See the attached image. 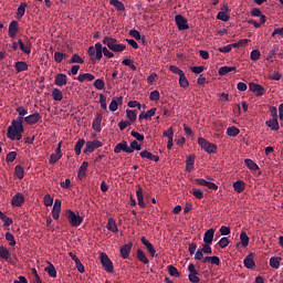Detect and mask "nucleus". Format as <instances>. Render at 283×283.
I'll return each instance as SVG.
<instances>
[{
	"label": "nucleus",
	"instance_id": "obj_17",
	"mask_svg": "<svg viewBox=\"0 0 283 283\" xmlns=\"http://www.w3.org/2000/svg\"><path fill=\"white\" fill-rule=\"evenodd\" d=\"M133 247H134V244L132 242H128L127 244H125L122 248H119V254L122 255L123 260H127L128 259V255H130Z\"/></svg>",
	"mask_w": 283,
	"mask_h": 283
},
{
	"label": "nucleus",
	"instance_id": "obj_50",
	"mask_svg": "<svg viewBox=\"0 0 283 283\" xmlns=\"http://www.w3.org/2000/svg\"><path fill=\"white\" fill-rule=\"evenodd\" d=\"M18 45L23 53L31 54V46L23 44L22 40H18Z\"/></svg>",
	"mask_w": 283,
	"mask_h": 283
},
{
	"label": "nucleus",
	"instance_id": "obj_55",
	"mask_svg": "<svg viewBox=\"0 0 283 283\" xmlns=\"http://www.w3.org/2000/svg\"><path fill=\"white\" fill-rule=\"evenodd\" d=\"M197 252H201L203 254L210 255L212 254V248H210V244L205 243L203 248H201L200 250H197Z\"/></svg>",
	"mask_w": 283,
	"mask_h": 283
},
{
	"label": "nucleus",
	"instance_id": "obj_18",
	"mask_svg": "<svg viewBox=\"0 0 283 283\" xmlns=\"http://www.w3.org/2000/svg\"><path fill=\"white\" fill-rule=\"evenodd\" d=\"M61 146H62V144H59V146L55 149V153L51 154L50 165H55L59 160H61V158H62Z\"/></svg>",
	"mask_w": 283,
	"mask_h": 283
},
{
	"label": "nucleus",
	"instance_id": "obj_47",
	"mask_svg": "<svg viewBox=\"0 0 283 283\" xmlns=\"http://www.w3.org/2000/svg\"><path fill=\"white\" fill-rule=\"evenodd\" d=\"M83 63H85V61H83V59L76 53L72 54L71 61H69V64H83Z\"/></svg>",
	"mask_w": 283,
	"mask_h": 283
},
{
	"label": "nucleus",
	"instance_id": "obj_38",
	"mask_svg": "<svg viewBox=\"0 0 283 283\" xmlns=\"http://www.w3.org/2000/svg\"><path fill=\"white\" fill-rule=\"evenodd\" d=\"M244 164L247 168H249V170H252V171L260 170V167L258 166V164H255L253 160L249 158L244 160Z\"/></svg>",
	"mask_w": 283,
	"mask_h": 283
},
{
	"label": "nucleus",
	"instance_id": "obj_33",
	"mask_svg": "<svg viewBox=\"0 0 283 283\" xmlns=\"http://www.w3.org/2000/svg\"><path fill=\"white\" fill-rule=\"evenodd\" d=\"M25 8H28V3L27 2H22V3H20V6H18L17 19H22L23 15H25Z\"/></svg>",
	"mask_w": 283,
	"mask_h": 283
},
{
	"label": "nucleus",
	"instance_id": "obj_20",
	"mask_svg": "<svg viewBox=\"0 0 283 283\" xmlns=\"http://www.w3.org/2000/svg\"><path fill=\"white\" fill-rule=\"evenodd\" d=\"M54 84L59 87L67 85V75L64 73L56 74Z\"/></svg>",
	"mask_w": 283,
	"mask_h": 283
},
{
	"label": "nucleus",
	"instance_id": "obj_7",
	"mask_svg": "<svg viewBox=\"0 0 283 283\" xmlns=\"http://www.w3.org/2000/svg\"><path fill=\"white\" fill-rule=\"evenodd\" d=\"M84 145H86L83 150L84 154H88V153L92 154L95 151V149H98L102 147V143L98 140L85 142Z\"/></svg>",
	"mask_w": 283,
	"mask_h": 283
},
{
	"label": "nucleus",
	"instance_id": "obj_21",
	"mask_svg": "<svg viewBox=\"0 0 283 283\" xmlns=\"http://www.w3.org/2000/svg\"><path fill=\"white\" fill-rule=\"evenodd\" d=\"M214 229H209L207 231H205V235H203V242L205 244H212V241H214Z\"/></svg>",
	"mask_w": 283,
	"mask_h": 283
},
{
	"label": "nucleus",
	"instance_id": "obj_46",
	"mask_svg": "<svg viewBox=\"0 0 283 283\" xmlns=\"http://www.w3.org/2000/svg\"><path fill=\"white\" fill-rule=\"evenodd\" d=\"M226 134H228V136L230 137H237L240 134V129L237 128L235 126H231L226 130Z\"/></svg>",
	"mask_w": 283,
	"mask_h": 283
},
{
	"label": "nucleus",
	"instance_id": "obj_37",
	"mask_svg": "<svg viewBox=\"0 0 283 283\" xmlns=\"http://www.w3.org/2000/svg\"><path fill=\"white\" fill-rule=\"evenodd\" d=\"M95 48L97 49V53L93 54V60H92L93 62L101 61L102 60V55H103V53H102V44L99 42H97L95 44Z\"/></svg>",
	"mask_w": 283,
	"mask_h": 283
},
{
	"label": "nucleus",
	"instance_id": "obj_5",
	"mask_svg": "<svg viewBox=\"0 0 283 283\" xmlns=\"http://www.w3.org/2000/svg\"><path fill=\"white\" fill-rule=\"evenodd\" d=\"M136 196H137V201L135 198H130V207H136L138 205V207L143 209L146 208V203H144V195H143L142 187L137 188Z\"/></svg>",
	"mask_w": 283,
	"mask_h": 283
},
{
	"label": "nucleus",
	"instance_id": "obj_64",
	"mask_svg": "<svg viewBox=\"0 0 283 283\" xmlns=\"http://www.w3.org/2000/svg\"><path fill=\"white\" fill-rule=\"evenodd\" d=\"M164 137H167L169 139H174V129L172 127L168 128L164 132Z\"/></svg>",
	"mask_w": 283,
	"mask_h": 283
},
{
	"label": "nucleus",
	"instance_id": "obj_10",
	"mask_svg": "<svg viewBox=\"0 0 283 283\" xmlns=\"http://www.w3.org/2000/svg\"><path fill=\"white\" fill-rule=\"evenodd\" d=\"M176 25L179 31H186L189 29L188 20H186V18L180 14L176 15Z\"/></svg>",
	"mask_w": 283,
	"mask_h": 283
},
{
	"label": "nucleus",
	"instance_id": "obj_25",
	"mask_svg": "<svg viewBox=\"0 0 283 283\" xmlns=\"http://www.w3.org/2000/svg\"><path fill=\"white\" fill-rule=\"evenodd\" d=\"M265 125L268 126V128L272 129L273 132H279V129H281L277 118H272L270 120H266Z\"/></svg>",
	"mask_w": 283,
	"mask_h": 283
},
{
	"label": "nucleus",
	"instance_id": "obj_53",
	"mask_svg": "<svg viewBox=\"0 0 283 283\" xmlns=\"http://www.w3.org/2000/svg\"><path fill=\"white\" fill-rule=\"evenodd\" d=\"M261 57V52L260 50H252V52H250V60L251 61H259Z\"/></svg>",
	"mask_w": 283,
	"mask_h": 283
},
{
	"label": "nucleus",
	"instance_id": "obj_13",
	"mask_svg": "<svg viewBox=\"0 0 283 283\" xmlns=\"http://www.w3.org/2000/svg\"><path fill=\"white\" fill-rule=\"evenodd\" d=\"M126 153V154H132V149L128 147L127 142L123 140L122 143L117 144L116 147H114V154H119V153Z\"/></svg>",
	"mask_w": 283,
	"mask_h": 283
},
{
	"label": "nucleus",
	"instance_id": "obj_23",
	"mask_svg": "<svg viewBox=\"0 0 283 283\" xmlns=\"http://www.w3.org/2000/svg\"><path fill=\"white\" fill-rule=\"evenodd\" d=\"M87 169H88V163L83 161V164H81V166H80V169L77 170V178L80 180L85 179Z\"/></svg>",
	"mask_w": 283,
	"mask_h": 283
},
{
	"label": "nucleus",
	"instance_id": "obj_14",
	"mask_svg": "<svg viewBox=\"0 0 283 283\" xmlns=\"http://www.w3.org/2000/svg\"><path fill=\"white\" fill-rule=\"evenodd\" d=\"M18 33H19V22L14 20L9 22V29H8L9 38L14 39Z\"/></svg>",
	"mask_w": 283,
	"mask_h": 283
},
{
	"label": "nucleus",
	"instance_id": "obj_11",
	"mask_svg": "<svg viewBox=\"0 0 283 283\" xmlns=\"http://www.w3.org/2000/svg\"><path fill=\"white\" fill-rule=\"evenodd\" d=\"M25 202V198L23 197L22 192H17L11 199V207L20 208Z\"/></svg>",
	"mask_w": 283,
	"mask_h": 283
},
{
	"label": "nucleus",
	"instance_id": "obj_29",
	"mask_svg": "<svg viewBox=\"0 0 283 283\" xmlns=\"http://www.w3.org/2000/svg\"><path fill=\"white\" fill-rule=\"evenodd\" d=\"M14 70L17 73H22L29 70V65L27 62H17L14 63Z\"/></svg>",
	"mask_w": 283,
	"mask_h": 283
},
{
	"label": "nucleus",
	"instance_id": "obj_41",
	"mask_svg": "<svg viewBox=\"0 0 283 283\" xmlns=\"http://www.w3.org/2000/svg\"><path fill=\"white\" fill-rule=\"evenodd\" d=\"M167 270H168V275H170L171 277H180V273L176 266L168 265Z\"/></svg>",
	"mask_w": 283,
	"mask_h": 283
},
{
	"label": "nucleus",
	"instance_id": "obj_63",
	"mask_svg": "<svg viewBox=\"0 0 283 283\" xmlns=\"http://www.w3.org/2000/svg\"><path fill=\"white\" fill-rule=\"evenodd\" d=\"M44 207H52L53 205V198L50 195L44 196Z\"/></svg>",
	"mask_w": 283,
	"mask_h": 283
},
{
	"label": "nucleus",
	"instance_id": "obj_59",
	"mask_svg": "<svg viewBox=\"0 0 283 283\" xmlns=\"http://www.w3.org/2000/svg\"><path fill=\"white\" fill-rule=\"evenodd\" d=\"M192 197L197 198L198 200H202L203 191L201 189H192Z\"/></svg>",
	"mask_w": 283,
	"mask_h": 283
},
{
	"label": "nucleus",
	"instance_id": "obj_52",
	"mask_svg": "<svg viewBox=\"0 0 283 283\" xmlns=\"http://www.w3.org/2000/svg\"><path fill=\"white\" fill-rule=\"evenodd\" d=\"M6 241L9 242V247L17 245V241H14V235L11 232H6Z\"/></svg>",
	"mask_w": 283,
	"mask_h": 283
},
{
	"label": "nucleus",
	"instance_id": "obj_24",
	"mask_svg": "<svg viewBox=\"0 0 283 283\" xmlns=\"http://www.w3.org/2000/svg\"><path fill=\"white\" fill-rule=\"evenodd\" d=\"M101 124H102V113H97L95 120H93L92 123L93 130L101 133L102 132Z\"/></svg>",
	"mask_w": 283,
	"mask_h": 283
},
{
	"label": "nucleus",
	"instance_id": "obj_32",
	"mask_svg": "<svg viewBox=\"0 0 283 283\" xmlns=\"http://www.w3.org/2000/svg\"><path fill=\"white\" fill-rule=\"evenodd\" d=\"M235 71H237L235 66H221V69H219V71H218V73H219V76H226L228 73H232Z\"/></svg>",
	"mask_w": 283,
	"mask_h": 283
},
{
	"label": "nucleus",
	"instance_id": "obj_9",
	"mask_svg": "<svg viewBox=\"0 0 283 283\" xmlns=\"http://www.w3.org/2000/svg\"><path fill=\"white\" fill-rule=\"evenodd\" d=\"M249 90L250 92L254 93L255 96H264L265 90L263 86L255 84L254 82L249 83Z\"/></svg>",
	"mask_w": 283,
	"mask_h": 283
},
{
	"label": "nucleus",
	"instance_id": "obj_54",
	"mask_svg": "<svg viewBox=\"0 0 283 283\" xmlns=\"http://www.w3.org/2000/svg\"><path fill=\"white\" fill-rule=\"evenodd\" d=\"M93 86L99 91L104 90L105 86V82L102 78H97L95 80V82H93Z\"/></svg>",
	"mask_w": 283,
	"mask_h": 283
},
{
	"label": "nucleus",
	"instance_id": "obj_28",
	"mask_svg": "<svg viewBox=\"0 0 283 283\" xmlns=\"http://www.w3.org/2000/svg\"><path fill=\"white\" fill-rule=\"evenodd\" d=\"M15 111L18 113V117L12 122H23V116L28 115V109L20 106V107H17Z\"/></svg>",
	"mask_w": 283,
	"mask_h": 283
},
{
	"label": "nucleus",
	"instance_id": "obj_6",
	"mask_svg": "<svg viewBox=\"0 0 283 283\" xmlns=\"http://www.w3.org/2000/svg\"><path fill=\"white\" fill-rule=\"evenodd\" d=\"M101 264L105 272L107 273L114 272L113 262L109 260V256H107L106 253H101Z\"/></svg>",
	"mask_w": 283,
	"mask_h": 283
},
{
	"label": "nucleus",
	"instance_id": "obj_8",
	"mask_svg": "<svg viewBox=\"0 0 283 283\" xmlns=\"http://www.w3.org/2000/svg\"><path fill=\"white\" fill-rule=\"evenodd\" d=\"M188 280L191 283H199L200 282V277H198V271L195 269V264L191 263L188 265Z\"/></svg>",
	"mask_w": 283,
	"mask_h": 283
},
{
	"label": "nucleus",
	"instance_id": "obj_60",
	"mask_svg": "<svg viewBox=\"0 0 283 283\" xmlns=\"http://www.w3.org/2000/svg\"><path fill=\"white\" fill-rule=\"evenodd\" d=\"M17 158V151H9L8 155H6V163H13Z\"/></svg>",
	"mask_w": 283,
	"mask_h": 283
},
{
	"label": "nucleus",
	"instance_id": "obj_49",
	"mask_svg": "<svg viewBox=\"0 0 283 283\" xmlns=\"http://www.w3.org/2000/svg\"><path fill=\"white\" fill-rule=\"evenodd\" d=\"M1 221L4 222V227H10L13 223V219L0 211Z\"/></svg>",
	"mask_w": 283,
	"mask_h": 283
},
{
	"label": "nucleus",
	"instance_id": "obj_3",
	"mask_svg": "<svg viewBox=\"0 0 283 283\" xmlns=\"http://www.w3.org/2000/svg\"><path fill=\"white\" fill-rule=\"evenodd\" d=\"M64 217L67 219L69 224L71 227L77 228L83 223V217L77 213H74L73 210H65Z\"/></svg>",
	"mask_w": 283,
	"mask_h": 283
},
{
	"label": "nucleus",
	"instance_id": "obj_58",
	"mask_svg": "<svg viewBox=\"0 0 283 283\" xmlns=\"http://www.w3.org/2000/svg\"><path fill=\"white\" fill-rule=\"evenodd\" d=\"M64 57H67V54L65 53H61V52H55L54 53V59L56 63H62V61L64 60Z\"/></svg>",
	"mask_w": 283,
	"mask_h": 283
},
{
	"label": "nucleus",
	"instance_id": "obj_2",
	"mask_svg": "<svg viewBox=\"0 0 283 283\" xmlns=\"http://www.w3.org/2000/svg\"><path fill=\"white\" fill-rule=\"evenodd\" d=\"M102 44L107 46L106 49H109L114 53H120L127 49L125 44H118V40L111 36H105L104 40H102Z\"/></svg>",
	"mask_w": 283,
	"mask_h": 283
},
{
	"label": "nucleus",
	"instance_id": "obj_26",
	"mask_svg": "<svg viewBox=\"0 0 283 283\" xmlns=\"http://www.w3.org/2000/svg\"><path fill=\"white\" fill-rule=\"evenodd\" d=\"M105 229H107V231H111L113 233H118V226H116V221H114L113 218H109L107 220V224L105 226Z\"/></svg>",
	"mask_w": 283,
	"mask_h": 283
},
{
	"label": "nucleus",
	"instance_id": "obj_44",
	"mask_svg": "<svg viewBox=\"0 0 283 283\" xmlns=\"http://www.w3.org/2000/svg\"><path fill=\"white\" fill-rule=\"evenodd\" d=\"M240 242L242 243L243 248H248L249 245V235L248 232L242 231V233H240Z\"/></svg>",
	"mask_w": 283,
	"mask_h": 283
},
{
	"label": "nucleus",
	"instance_id": "obj_51",
	"mask_svg": "<svg viewBox=\"0 0 283 283\" xmlns=\"http://www.w3.org/2000/svg\"><path fill=\"white\" fill-rule=\"evenodd\" d=\"M168 70H169L171 73L179 75V77H180V76H186V75H185V72H184L182 70H180V69H179L178 66H176V65H170V66L168 67Z\"/></svg>",
	"mask_w": 283,
	"mask_h": 283
},
{
	"label": "nucleus",
	"instance_id": "obj_56",
	"mask_svg": "<svg viewBox=\"0 0 283 283\" xmlns=\"http://www.w3.org/2000/svg\"><path fill=\"white\" fill-rule=\"evenodd\" d=\"M179 86H180L181 88H188V86H189V81H188V78H186V75L179 76Z\"/></svg>",
	"mask_w": 283,
	"mask_h": 283
},
{
	"label": "nucleus",
	"instance_id": "obj_62",
	"mask_svg": "<svg viewBox=\"0 0 283 283\" xmlns=\"http://www.w3.org/2000/svg\"><path fill=\"white\" fill-rule=\"evenodd\" d=\"M129 149L132 150V153L140 151L142 147H140L139 143H137V140H134L130 143Z\"/></svg>",
	"mask_w": 283,
	"mask_h": 283
},
{
	"label": "nucleus",
	"instance_id": "obj_48",
	"mask_svg": "<svg viewBox=\"0 0 283 283\" xmlns=\"http://www.w3.org/2000/svg\"><path fill=\"white\" fill-rule=\"evenodd\" d=\"M230 19H231L230 15L224 11H219V13H217V20L219 21L228 22L230 21Z\"/></svg>",
	"mask_w": 283,
	"mask_h": 283
},
{
	"label": "nucleus",
	"instance_id": "obj_4",
	"mask_svg": "<svg viewBox=\"0 0 283 283\" xmlns=\"http://www.w3.org/2000/svg\"><path fill=\"white\" fill-rule=\"evenodd\" d=\"M197 143L201 147V149H203V151L209 155H213L218 151V146L211 144L210 142H207V139L203 137H198Z\"/></svg>",
	"mask_w": 283,
	"mask_h": 283
},
{
	"label": "nucleus",
	"instance_id": "obj_16",
	"mask_svg": "<svg viewBox=\"0 0 283 283\" xmlns=\"http://www.w3.org/2000/svg\"><path fill=\"white\" fill-rule=\"evenodd\" d=\"M61 207H62V201L60 199L55 200V203L53 205V210H51V217L53 220H59L60 213H61Z\"/></svg>",
	"mask_w": 283,
	"mask_h": 283
},
{
	"label": "nucleus",
	"instance_id": "obj_30",
	"mask_svg": "<svg viewBox=\"0 0 283 283\" xmlns=\"http://www.w3.org/2000/svg\"><path fill=\"white\" fill-rule=\"evenodd\" d=\"M136 258L138 262L143 263L144 265H147L149 263V260L147 259L146 254L140 249L137 250Z\"/></svg>",
	"mask_w": 283,
	"mask_h": 283
},
{
	"label": "nucleus",
	"instance_id": "obj_40",
	"mask_svg": "<svg viewBox=\"0 0 283 283\" xmlns=\"http://www.w3.org/2000/svg\"><path fill=\"white\" fill-rule=\"evenodd\" d=\"M281 262H282V258H275L273 256L272 259H270V266H272V269H279L281 268Z\"/></svg>",
	"mask_w": 283,
	"mask_h": 283
},
{
	"label": "nucleus",
	"instance_id": "obj_27",
	"mask_svg": "<svg viewBox=\"0 0 283 283\" xmlns=\"http://www.w3.org/2000/svg\"><path fill=\"white\" fill-rule=\"evenodd\" d=\"M51 98H53L55 102H61L64 98V95L62 94L61 90L53 88V91H51Z\"/></svg>",
	"mask_w": 283,
	"mask_h": 283
},
{
	"label": "nucleus",
	"instance_id": "obj_15",
	"mask_svg": "<svg viewBox=\"0 0 283 283\" xmlns=\"http://www.w3.org/2000/svg\"><path fill=\"white\" fill-rule=\"evenodd\" d=\"M243 266L252 271L255 269L254 253H250L243 259Z\"/></svg>",
	"mask_w": 283,
	"mask_h": 283
},
{
	"label": "nucleus",
	"instance_id": "obj_39",
	"mask_svg": "<svg viewBox=\"0 0 283 283\" xmlns=\"http://www.w3.org/2000/svg\"><path fill=\"white\" fill-rule=\"evenodd\" d=\"M126 118H128V120H130V123H136L137 111L126 109Z\"/></svg>",
	"mask_w": 283,
	"mask_h": 283
},
{
	"label": "nucleus",
	"instance_id": "obj_57",
	"mask_svg": "<svg viewBox=\"0 0 283 283\" xmlns=\"http://www.w3.org/2000/svg\"><path fill=\"white\" fill-rule=\"evenodd\" d=\"M149 99L150 102H158L160 99V92L158 91L150 92Z\"/></svg>",
	"mask_w": 283,
	"mask_h": 283
},
{
	"label": "nucleus",
	"instance_id": "obj_34",
	"mask_svg": "<svg viewBox=\"0 0 283 283\" xmlns=\"http://www.w3.org/2000/svg\"><path fill=\"white\" fill-rule=\"evenodd\" d=\"M75 80L80 81V83H83L85 81L92 82L95 80V76L92 75L91 73H84V74H81L80 76H77Z\"/></svg>",
	"mask_w": 283,
	"mask_h": 283
},
{
	"label": "nucleus",
	"instance_id": "obj_61",
	"mask_svg": "<svg viewBox=\"0 0 283 283\" xmlns=\"http://www.w3.org/2000/svg\"><path fill=\"white\" fill-rule=\"evenodd\" d=\"M189 70H191V72L195 74H201V73H203V71H206V66H203V65L191 66V69H189Z\"/></svg>",
	"mask_w": 283,
	"mask_h": 283
},
{
	"label": "nucleus",
	"instance_id": "obj_1",
	"mask_svg": "<svg viewBox=\"0 0 283 283\" xmlns=\"http://www.w3.org/2000/svg\"><path fill=\"white\" fill-rule=\"evenodd\" d=\"M23 132V122L11 120V125L8 126V130L6 133V137L11 142H20L22 139Z\"/></svg>",
	"mask_w": 283,
	"mask_h": 283
},
{
	"label": "nucleus",
	"instance_id": "obj_45",
	"mask_svg": "<svg viewBox=\"0 0 283 283\" xmlns=\"http://www.w3.org/2000/svg\"><path fill=\"white\" fill-rule=\"evenodd\" d=\"M14 176H17L18 180H22L24 177V171L22 166H14Z\"/></svg>",
	"mask_w": 283,
	"mask_h": 283
},
{
	"label": "nucleus",
	"instance_id": "obj_12",
	"mask_svg": "<svg viewBox=\"0 0 283 283\" xmlns=\"http://www.w3.org/2000/svg\"><path fill=\"white\" fill-rule=\"evenodd\" d=\"M140 242L144 247H146L147 252H149L150 258H157L158 254H156L155 247H153L151 242H149L146 237L140 238Z\"/></svg>",
	"mask_w": 283,
	"mask_h": 283
},
{
	"label": "nucleus",
	"instance_id": "obj_31",
	"mask_svg": "<svg viewBox=\"0 0 283 283\" xmlns=\"http://www.w3.org/2000/svg\"><path fill=\"white\" fill-rule=\"evenodd\" d=\"M233 189L237 193H242L245 190V182L242 180H237L233 182Z\"/></svg>",
	"mask_w": 283,
	"mask_h": 283
},
{
	"label": "nucleus",
	"instance_id": "obj_22",
	"mask_svg": "<svg viewBox=\"0 0 283 283\" xmlns=\"http://www.w3.org/2000/svg\"><path fill=\"white\" fill-rule=\"evenodd\" d=\"M122 104H123V97L122 96L113 97V99L109 103V111L113 112V113L118 111V105H122Z\"/></svg>",
	"mask_w": 283,
	"mask_h": 283
},
{
	"label": "nucleus",
	"instance_id": "obj_19",
	"mask_svg": "<svg viewBox=\"0 0 283 283\" xmlns=\"http://www.w3.org/2000/svg\"><path fill=\"white\" fill-rule=\"evenodd\" d=\"M41 120L40 113H34L32 115H29L27 117H23V122L27 123V125H35Z\"/></svg>",
	"mask_w": 283,
	"mask_h": 283
},
{
	"label": "nucleus",
	"instance_id": "obj_43",
	"mask_svg": "<svg viewBox=\"0 0 283 283\" xmlns=\"http://www.w3.org/2000/svg\"><path fill=\"white\" fill-rule=\"evenodd\" d=\"M44 271H46V273H48V275H50V277H53V279L56 277V270L52 263H50V265L44 268Z\"/></svg>",
	"mask_w": 283,
	"mask_h": 283
},
{
	"label": "nucleus",
	"instance_id": "obj_42",
	"mask_svg": "<svg viewBox=\"0 0 283 283\" xmlns=\"http://www.w3.org/2000/svg\"><path fill=\"white\" fill-rule=\"evenodd\" d=\"M0 258L2 260H10V250L8 248L0 245Z\"/></svg>",
	"mask_w": 283,
	"mask_h": 283
},
{
	"label": "nucleus",
	"instance_id": "obj_36",
	"mask_svg": "<svg viewBox=\"0 0 283 283\" xmlns=\"http://www.w3.org/2000/svg\"><path fill=\"white\" fill-rule=\"evenodd\" d=\"M109 4L116 8V10L119 12L125 11V4H123V2L119 0H109Z\"/></svg>",
	"mask_w": 283,
	"mask_h": 283
},
{
	"label": "nucleus",
	"instance_id": "obj_35",
	"mask_svg": "<svg viewBox=\"0 0 283 283\" xmlns=\"http://www.w3.org/2000/svg\"><path fill=\"white\" fill-rule=\"evenodd\" d=\"M84 146H85V139H78L75 143V146H74L75 156H80L81 155V149H83Z\"/></svg>",
	"mask_w": 283,
	"mask_h": 283
}]
</instances>
